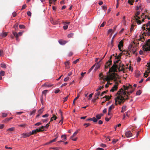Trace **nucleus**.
<instances>
[{"label": "nucleus", "instance_id": "f257e3e1", "mask_svg": "<svg viewBox=\"0 0 150 150\" xmlns=\"http://www.w3.org/2000/svg\"><path fill=\"white\" fill-rule=\"evenodd\" d=\"M135 90L132 86L129 84L126 86L123 85L118 91L116 94L117 95L115 98V104L117 105L123 103L125 100L129 99L128 95L132 93Z\"/></svg>", "mask_w": 150, "mask_h": 150}, {"label": "nucleus", "instance_id": "f03ea898", "mask_svg": "<svg viewBox=\"0 0 150 150\" xmlns=\"http://www.w3.org/2000/svg\"><path fill=\"white\" fill-rule=\"evenodd\" d=\"M115 57V59H117V60L114 61V64L112 66L111 68H110L109 72V73L112 72H117V69H118V71L120 72L124 70L123 67L124 65L120 62H120V56L119 55Z\"/></svg>", "mask_w": 150, "mask_h": 150}, {"label": "nucleus", "instance_id": "7ed1b4c3", "mask_svg": "<svg viewBox=\"0 0 150 150\" xmlns=\"http://www.w3.org/2000/svg\"><path fill=\"white\" fill-rule=\"evenodd\" d=\"M142 29L144 31L143 35L145 36L150 35V21H148L146 24H144L142 27Z\"/></svg>", "mask_w": 150, "mask_h": 150}, {"label": "nucleus", "instance_id": "20e7f679", "mask_svg": "<svg viewBox=\"0 0 150 150\" xmlns=\"http://www.w3.org/2000/svg\"><path fill=\"white\" fill-rule=\"evenodd\" d=\"M143 50L145 51H150V39H149L146 44L142 47Z\"/></svg>", "mask_w": 150, "mask_h": 150}, {"label": "nucleus", "instance_id": "39448f33", "mask_svg": "<svg viewBox=\"0 0 150 150\" xmlns=\"http://www.w3.org/2000/svg\"><path fill=\"white\" fill-rule=\"evenodd\" d=\"M112 57V56L111 55L110 57V58L108 61L107 62L106 64V65L105 66V69H108V67H110V65L112 64V60L111 59Z\"/></svg>", "mask_w": 150, "mask_h": 150}, {"label": "nucleus", "instance_id": "423d86ee", "mask_svg": "<svg viewBox=\"0 0 150 150\" xmlns=\"http://www.w3.org/2000/svg\"><path fill=\"white\" fill-rule=\"evenodd\" d=\"M30 136V132L24 133L22 134L21 135V138H24L29 137Z\"/></svg>", "mask_w": 150, "mask_h": 150}, {"label": "nucleus", "instance_id": "0eeeda50", "mask_svg": "<svg viewBox=\"0 0 150 150\" xmlns=\"http://www.w3.org/2000/svg\"><path fill=\"white\" fill-rule=\"evenodd\" d=\"M137 49H134V47L133 46L130 45L128 47V50L129 51H130V52H133V54H135V52L136 51Z\"/></svg>", "mask_w": 150, "mask_h": 150}, {"label": "nucleus", "instance_id": "6e6552de", "mask_svg": "<svg viewBox=\"0 0 150 150\" xmlns=\"http://www.w3.org/2000/svg\"><path fill=\"white\" fill-rule=\"evenodd\" d=\"M115 84L116 85H114V86L112 87V89L110 90L111 92H114L115 91L117 90L118 88V83L117 82H116Z\"/></svg>", "mask_w": 150, "mask_h": 150}, {"label": "nucleus", "instance_id": "1a4fd4ad", "mask_svg": "<svg viewBox=\"0 0 150 150\" xmlns=\"http://www.w3.org/2000/svg\"><path fill=\"white\" fill-rule=\"evenodd\" d=\"M125 136L127 137H130L132 136V134L130 131H127L125 133Z\"/></svg>", "mask_w": 150, "mask_h": 150}, {"label": "nucleus", "instance_id": "9d476101", "mask_svg": "<svg viewBox=\"0 0 150 150\" xmlns=\"http://www.w3.org/2000/svg\"><path fill=\"white\" fill-rule=\"evenodd\" d=\"M115 74L116 75H117V74H115L114 73L112 75H111L110 76V79L114 80V81H116L117 80V78L116 77Z\"/></svg>", "mask_w": 150, "mask_h": 150}, {"label": "nucleus", "instance_id": "9b49d317", "mask_svg": "<svg viewBox=\"0 0 150 150\" xmlns=\"http://www.w3.org/2000/svg\"><path fill=\"white\" fill-rule=\"evenodd\" d=\"M123 45V42L121 40L118 46V47L119 48V50L121 51H122L121 50V48L122 47Z\"/></svg>", "mask_w": 150, "mask_h": 150}, {"label": "nucleus", "instance_id": "f8f14e48", "mask_svg": "<svg viewBox=\"0 0 150 150\" xmlns=\"http://www.w3.org/2000/svg\"><path fill=\"white\" fill-rule=\"evenodd\" d=\"M53 118H54V120H56L57 118V117L54 115H53V116L50 119V122H49L47 124H49V125H50L51 122L53 121Z\"/></svg>", "mask_w": 150, "mask_h": 150}, {"label": "nucleus", "instance_id": "ddd939ff", "mask_svg": "<svg viewBox=\"0 0 150 150\" xmlns=\"http://www.w3.org/2000/svg\"><path fill=\"white\" fill-rule=\"evenodd\" d=\"M59 43L61 45H64L66 43L67 41L65 40H60L59 41Z\"/></svg>", "mask_w": 150, "mask_h": 150}, {"label": "nucleus", "instance_id": "4468645a", "mask_svg": "<svg viewBox=\"0 0 150 150\" xmlns=\"http://www.w3.org/2000/svg\"><path fill=\"white\" fill-rule=\"evenodd\" d=\"M111 96H105L103 97L102 98L103 99L104 98H105L106 101L108 100L111 99Z\"/></svg>", "mask_w": 150, "mask_h": 150}, {"label": "nucleus", "instance_id": "2eb2a0df", "mask_svg": "<svg viewBox=\"0 0 150 150\" xmlns=\"http://www.w3.org/2000/svg\"><path fill=\"white\" fill-rule=\"evenodd\" d=\"M100 91H98L97 93H95L94 98H96V99H98L99 98L98 96L100 95Z\"/></svg>", "mask_w": 150, "mask_h": 150}, {"label": "nucleus", "instance_id": "dca6fc26", "mask_svg": "<svg viewBox=\"0 0 150 150\" xmlns=\"http://www.w3.org/2000/svg\"><path fill=\"white\" fill-rule=\"evenodd\" d=\"M7 35V34L6 32H3L2 33L0 34V36H1L2 38H4L6 37Z\"/></svg>", "mask_w": 150, "mask_h": 150}, {"label": "nucleus", "instance_id": "f3484780", "mask_svg": "<svg viewBox=\"0 0 150 150\" xmlns=\"http://www.w3.org/2000/svg\"><path fill=\"white\" fill-rule=\"evenodd\" d=\"M12 33L13 35L14 36L16 37V40H18V34L16 32H13Z\"/></svg>", "mask_w": 150, "mask_h": 150}, {"label": "nucleus", "instance_id": "a211bd4d", "mask_svg": "<svg viewBox=\"0 0 150 150\" xmlns=\"http://www.w3.org/2000/svg\"><path fill=\"white\" fill-rule=\"evenodd\" d=\"M59 113L61 115V118H62V119L60 120V121L59 122H62V123H63V117H62V111L61 110H59Z\"/></svg>", "mask_w": 150, "mask_h": 150}, {"label": "nucleus", "instance_id": "6ab92c4d", "mask_svg": "<svg viewBox=\"0 0 150 150\" xmlns=\"http://www.w3.org/2000/svg\"><path fill=\"white\" fill-rule=\"evenodd\" d=\"M104 81H109L110 79V77H109L108 76H107L106 77H103V78L102 79Z\"/></svg>", "mask_w": 150, "mask_h": 150}, {"label": "nucleus", "instance_id": "aec40b11", "mask_svg": "<svg viewBox=\"0 0 150 150\" xmlns=\"http://www.w3.org/2000/svg\"><path fill=\"white\" fill-rule=\"evenodd\" d=\"M121 54H128V55H127V56H129L130 55L129 53H128V51L125 50L123 51L121 53Z\"/></svg>", "mask_w": 150, "mask_h": 150}, {"label": "nucleus", "instance_id": "412c9836", "mask_svg": "<svg viewBox=\"0 0 150 150\" xmlns=\"http://www.w3.org/2000/svg\"><path fill=\"white\" fill-rule=\"evenodd\" d=\"M114 108V105H111L109 108L108 111H111V110Z\"/></svg>", "mask_w": 150, "mask_h": 150}, {"label": "nucleus", "instance_id": "4be33fe9", "mask_svg": "<svg viewBox=\"0 0 150 150\" xmlns=\"http://www.w3.org/2000/svg\"><path fill=\"white\" fill-rule=\"evenodd\" d=\"M15 129V128L14 127H12L11 128H9L7 130V131L12 132Z\"/></svg>", "mask_w": 150, "mask_h": 150}, {"label": "nucleus", "instance_id": "5701e85b", "mask_svg": "<svg viewBox=\"0 0 150 150\" xmlns=\"http://www.w3.org/2000/svg\"><path fill=\"white\" fill-rule=\"evenodd\" d=\"M140 13V12L139 11H137L135 14V15L134 16V18H137V17L139 15Z\"/></svg>", "mask_w": 150, "mask_h": 150}, {"label": "nucleus", "instance_id": "b1692460", "mask_svg": "<svg viewBox=\"0 0 150 150\" xmlns=\"http://www.w3.org/2000/svg\"><path fill=\"white\" fill-rule=\"evenodd\" d=\"M18 23H17L13 26L14 28H15L16 30H17L18 29Z\"/></svg>", "mask_w": 150, "mask_h": 150}, {"label": "nucleus", "instance_id": "393cba45", "mask_svg": "<svg viewBox=\"0 0 150 150\" xmlns=\"http://www.w3.org/2000/svg\"><path fill=\"white\" fill-rule=\"evenodd\" d=\"M30 135H33L34 134H35L36 133V131L35 130H32L31 132H30Z\"/></svg>", "mask_w": 150, "mask_h": 150}, {"label": "nucleus", "instance_id": "a878e982", "mask_svg": "<svg viewBox=\"0 0 150 150\" xmlns=\"http://www.w3.org/2000/svg\"><path fill=\"white\" fill-rule=\"evenodd\" d=\"M62 23L65 25L69 24L70 23V22H67L64 21H62Z\"/></svg>", "mask_w": 150, "mask_h": 150}, {"label": "nucleus", "instance_id": "bb28decb", "mask_svg": "<svg viewBox=\"0 0 150 150\" xmlns=\"http://www.w3.org/2000/svg\"><path fill=\"white\" fill-rule=\"evenodd\" d=\"M78 131H76L73 134L72 136L71 137V138L72 139L74 137H75L78 133Z\"/></svg>", "mask_w": 150, "mask_h": 150}, {"label": "nucleus", "instance_id": "cd10ccee", "mask_svg": "<svg viewBox=\"0 0 150 150\" xmlns=\"http://www.w3.org/2000/svg\"><path fill=\"white\" fill-rule=\"evenodd\" d=\"M52 86V85H50V84L45 83L43 85H42V86H45L48 87H51Z\"/></svg>", "mask_w": 150, "mask_h": 150}, {"label": "nucleus", "instance_id": "c85d7f7f", "mask_svg": "<svg viewBox=\"0 0 150 150\" xmlns=\"http://www.w3.org/2000/svg\"><path fill=\"white\" fill-rule=\"evenodd\" d=\"M74 35V34L73 33H71L70 34H69L67 35V37L68 38H72Z\"/></svg>", "mask_w": 150, "mask_h": 150}, {"label": "nucleus", "instance_id": "c756f323", "mask_svg": "<svg viewBox=\"0 0 150 150\" xmlns=\"http://www.w3.org/2000/svg\"><path fill=\"white\" fill-rule=\"evenodd\" d=\"M1 67L3 68H6V64L4 63H1Z\"/></svg>", "mask_w": 150, "mask_h": 150}, {"label": "nucleus", "instance_id": "7c9ffc66", "mask_svg": "<svg viewBox=\"0 0 150 150\" xmlns=\"http://www.w3.org/2000/svg\"><path fill=\"white\" fill-rule=\"evenodd\" d=\"M79 96H80L78 94L77 95V96L75 98V99H74V100L73 101V105H74L75 101L78 99V98H79Z\"/></svg>", "mask_w": 150, "mask_h": 150}, {"label": "nucleus", "instance_id": "2f4dec72", "mask_svg": "<svg viewBox=\"0 0 150 150\" xmlns=\"http://www.w3.org/2000/svg\"><path fill=\"white\" fill-rule=\"evenodd\" d=\"M36 131V133L37 132H42V129H41L40 128H38V129H35Z\"/></svg>", "mask_w": 150, "mask_h": 150}, {"label": "nucleus", "instance_id": "473e14b6", "mask_svg": "<svg viewBox=\"0 0 150 150\" xmlns=\"http://www.w3.org/2000/svg\"><path fill=\"white\" fill-rule=\"evenodd\" d=\"M135 19V20L137 22L138 24H141L142 22L140 20H138V18H136Z\"/></svg>", "mask_w": 150, "mask_h": 150}, {"label": "nucleus", "instance_id": "72a5a7b5", "mask_svg": "<svg viewBox=\"0 0 150 150\" xmlns=\"http://www.w3.org/2000/svg\"><path fill=\"white\" fill-rule=\"evenodd\" d=\"M92 118V120L94 122H96L98 120H97V119H96V118H95V117H93Z\"/></svg>", "mask_w": 150, "mask_h": 150}, {"label": "nucleus", "instance_id": "f704fd0d", "mask_svg": "<svg viewBox=\"0 0 150 150\" xmlns=\"http://www.w3.org/2000/svg\"><path fill=\"white\" fill-rule=\"evenodd\" d=\"M35 112H36L35 110H33L32 111H31L30 112V115H34Z\"/></svg>", "mask_w": 150, "mask_h": 150}, {"label": "nucleus", "instance_id": "c9c22d12", "mask_svg": "<svg viewBox=\"0 0 150 150\" xmlns=\"http://www.w3.org/2000/svg\"><path fill=\"white\" fill-rule=\"evenodd\" d=\"M39 128H40L41 129H42V132L44 130H46V129H45V128L44 126H42L41 127H39Z\"/></svg>", "mask_w": 150, "mask_h": 150}, {"label": "nucleus", "instance_id": "e433bc0d", "mask_svg": "<svg viewBox=\"0 0 150 150\" xmlns=\"http://www.w3.org/2000/svg\"><path fill=\"white\" fill-rule=\"evenodd\" d=\"M103 87H103V86H102L101 87V86H100L99 87V88L97 89L96 90V91H97V92L101 90V89L103 88Z\"/></svg>", "mask_w": 150, "mask_h": 150}, {"label": "nucleus", "instance_id": "4c0bfd02", "mask_svg": "<svg viewBox=\"0 0 150 150\" xmlns=\"http://www.w3.org/2000/svg\"><path fill=\"white\" fill-rule=\"evenodd\" d=\"M142 92L140 90L136 92V95H139L141 94Z\"/></svg>", "mask_w": 150, "mask_h": 150}, {"label": "nucleus", "instance_id": "58836bf2", "mask_svg": "<svg viewBox=\"0 0 150 150\" xmlns=\"http://www.w3.org/2000/svg\"><path fill=\"white\" fill-rule=\"evenodd\" d=\"M96 117L97 119V120L100 119L101 118L99 114L96 115Z\"/></svg>", "mask_w": 150, "mask_h": 150}, {"label": "nucleus", "instance_id": "ea45409f", "mask_svg": "<svg viewBox=\"0 0 150 150\" xmlns=\"http://www.w3.org/2000/svg\"><path fill=\"white\" fill-rule=\"evenodd\" d=\"M47 91H48L46 90H44L43 91H42V94L43 95L44 94L45 95H46Z\"/></svg>", "mask_w": 150, "mask_h": 150}, {"label": "nucleus", "instance_id": "a19ab883", "mask_svg": "<svg viewBox=\"0 0 150 150\" xmlns=\"http://www.w3.org/2000/svg\"><path fill=\"white\" fill-rule=\"evenodd\" d=\"M134 0H128V3L131 5H133L132 2Z\"/></svg>", "mask_w": 150, "mask_h": 150}, {"label": "nucleus", "instance_id": "79ce46f5", "mask_svg": "<svg viewBox=\"0 0 150 150\" xmlns=\"http://www.w3.org/2000/svg\"><path fill=\"white\" fill-rule=\"evenodd\" d=\"M43 111V109H41L38 110V113L41 114Z\"/></svg>", "mask_w": 150, "mask_h": 150}, {"label": "nucleus", "instance_id": "37998d69", "mask_svg": "<svg viewBox=\"0 0 150 150\" xmlns=\"http://www.w3.org/2000/svg\"><path fill=\"white\" fill-rule=\"evenodd\" d=\"M4 54V52L3 50L0 49V56H2Z\"/></svg>", "mask_w": 150, "mask_h": 150}, {"label": "nucleus", "instance_id": "c03bdc74", "mask_svg": "<svg viewBox=\"0 0 150 150\" xmlns=\"http://www.w3.org/2000/svg\"><path fill=\"white\" fill-rule=\"evenodd\" d=\"M144 75L145 77H147L148 76V73L146 71L144 73Z\"/></svg>", "mask_w": 150, "mask_h": 150}, {"label": "nucleus", "instance_id": "a18cd8bd", "mask_svg": "<svg viewBox=\"0 0 150 150\" xmlns=\"http://www.w3.org/2000/svg\"><path fill=\"white\" fill-rule=\"evenodd\" d=\"M108 116H110V117H111L112 116V114L111 113V111H108Z\"/></svg>", "mask_w": 150, "mask_h": 150}, {"label": "nucleus", "instance_id": "49530a36", "mask_svg": "<svg viewBox=\"0 0 150 150\" xmlns=\"http://www.w3.org/2000/svg\"><path fill=\"white\" fill-rule=\"evenodd\" d=\"M0 75L4 76L5 74V72L4 71H1L0 72Z\"/></svg>", "mask_w": 150, "mask_h": 150}, {"label": "nucleus", "instance_id": "de8ad7c7", "mask_svg": "<svg viewBox=\"0 0 150 150\" xmlns=\"http://www.w3.org/2000/svg\"><path fill=\"white\" fill-rule=\"evenodd\" d=\"M41 124H42V123L41 122H37V123H35V126H39L41 125Z\"/></svg>", "mask_w": 150, "mask_h": 150}, {"label": "nucleus", "instance_id": "09e8293b", "mask_svg": "<svg viewBox=\"0 0 150 150\" xmlns=\"http://www.w3.org/2000/svg\"><path fill=\"white\" fill-rule=\"evenodd\" d=\"M26 125V124H21V125H19L18 126L20 127H25V126Z\"/></svg>", "mask_w": 150, "mask_h": 150}, {"label": "nucleus", "instance_id": "8fccbe9b", "mask_svg": "<svg viewBox=\"0 0 150 150\" xmlns=\"http://www.w3.org/2000/svg\"><path fill=\"white\" fill-rule=\"evenodd\" d=\"M79 61V59H77L75 61H73V63L74 64H76Z\"/></svg>", "mask_w": 150, "mask_h": 150}, {"label": "nucleus", "instance_id": "3c124183", "mask_svg": "<svg viewBox=\"0 0 150 150\" xmlns=\"http://www.w3.org/2000/svg\"><path fill=\"white\" fill-rule=\"evenodd\" d=\"M61 137L64 139H66L67 138L66 136L65 135H62L61 136Z\"/></svg>", "mask_w": 150, "mask_h": 150}, {"label": "nucleus", "instance_id": "603ef678", "mask_svg": "<svg viewBox=\"0 0 150 150\" xmlns=\"http://www.w3.org/2000/svg\"><path fill=\"white\" fill-rule=\"evenodd\" d=\"M19 27L20 28L22 29L25 28V27L24 25H19Z\"/></svg>", "mask_w": 150, "mask_h": 150}, {"label": "nucleus", "instance_id": "864d4df0", "mask_svg": "<svg viewBox=\"0 0 150 150\" xmlns=\"http://www.w3.org/2000/svg\"><path fill=\"white\" fill-rule=\"evenodd\" d=\"M57 0H49L50 4H52L53 2H55Z\"/></svg>", "mask_w": 150, "mask_h": 150}, {"label": "nucleus", "instance_id": "5fc2aeb1", "mask_svg": "<svg viewBox=\"0 0 150 150\" xmlns=\"http://www.w3.org/2000/svg\"><path fill=\"white\" fill-rule=\"evenodd\" d=\"M64 64L66 66V67H67V66L69 65V61H67L64 62Z\"/></svg>", "mask_w": 150, "mask_h": 150}, {"label": "nucleus", "instance_id": "6e6d98bb", "mask_svg": "<svg viewBox=\"0 0 150 150\" xmlns=\"http://www.w3.org/2000/svg\"><path fill=\"white\" fill-rule=\"evenodd\" d=\"M126 106L125 105L123 106L122 108V109L124 111H125L126 110Z\"/></svg>", "mask_w": 150, "mask_h": 150}, {"label": "nucleus", "instance_id": "4d7b16f0", "mask_svg": "<svg viewBox=\"0 0 150 150\" xmlns=\"http://www.w3.org/2000/svg\"><path fill=\"white\" fill-rule=\"evenodd\" d=\"M26 7V4H24L23 5V6H22V7L21 9V10H23L24 9H25V8Z\"/></svg>", "mask_w": 150, "mask_h": 150}, {"label": "nucleus", "instance_id": "13d9d810", "mask_svg": "<svg viewBox=\"0 0 150 150\" xmlns=\"http://www.w3.org/2000/svg\"><path fill=\"white\" fill-rule=\"evenodd\" d=\"M69 95H68L67 96H66V97L65 98H64V102H65L67 100V99L69 97Z\"/></svg>", "mask_w": 150, "mask_h": 150}, {"label": "nucleus", "instance_id": "bf43d9fd", "mask_svg": "<svg viewBox=\"0 0 150 150\" xmlns=\"http://www.w3.org/2000/svg\"><path fill=\"white\" fill-rule=\"evenodd\" d=\"M95 67V65H93V66H92L90 69L89 70V72H90Z\"/></svg>", "mask_w": 150, "mask_h": 150}, {"label": "nucleus", "instance_id": "052dcab7", "mask_svg": "<svg viewBox=\"0 0 150 150\" xmlns=\"http://www.w3.org/2000/svg\"><path fill=\"white\" fill-rule=\"evenodd\" d=\"M93 95V93H91L90 94L89 96V98H88V100H90L91 98L92 97Z\"/></svg>", "mask_w": 150, "mask_h": 150}, {"label": "nucleus", "instance_id": "680f3d73", "mask_svg": "<svg viewBox=\"0 0 150 150\" xmlns=\"http://www.w3.org/2000/svg\"><path fill=\"white\" fill-rule=\"evenodd\" d=\"M91 124L90 123H85L83 124V125L86 126V127H87L90 125Z\"/></svg>", "mask_w": 150, "mask_h": 150}, {"label": "nucleus", "instance_id": "e2e57ef3", "mask_svg": "<svg viewBox=\"0 0 150 150\" xmlns=\"http://www.w3.org/2000/svg\"><path fill=\"white\" fill-rule=\"evenodd\" d=\"M100 67V66L99 65V64H97L96 66V67L95 68V69H98Z\"/></svg>", "mask_w": 150, "mask_h": 150}, {"label": "nucleus", "instance_id": "0e129e2a", "mask_svg": "<svg viewBox=\"0 0 150 150\" xmlns=\"http://www.w3.org/2000/svg\"><path fill=\"white\" fill-rule=\"evenodd\" d=\"M99 77L100 78L102 79L103 78V76L102 74V73H100L99 74Z\"/></svg>", "mask_w": 150, "mask_h": 150}, {"label": "nucleus", "instance_id": "69168bd1", "mask_svg": "<svg viewBox=\"0 0 150 150\" xmlns=\"http://www.w3.org/2000/svg\"><path fill=\"white\" fill-rule=\"evenodd\" d=\"M50 125H49V124H47L45 126H44L45 128V129H47L49 127V126Z\"/></svg>", "mask_w": 150, "mask_h": 150}, {"label": "nucleus", "instance_id": "338daca9", "mask_svg": "<svg viewBox=\"0 0 150 150\" xmlns=\"http://www.w3.org/2000/svg\"><path fill=\"white\" fill-rule=\"evenodd\" d=\"M52 149L54 150H58L59 149H60V147H55V148H52Z\"/></svg>", "mask_w": 150, "mask_h": 150}, {"label": "nucleus", "instance_id": "774afa93", "mask_svg": "<svg viewBox=\"0 0 150 150\" xmlns=\"http://www.w3.org/2000/svg\"><path fill=\"white\" fill-rule=\"evenodd\" d=\"M147 65H148L147 67L148 69H150V62L149 63H148L147 64Z\"/></svg>", "mask_w": 150, "mask_h": 150}]
</instances>
